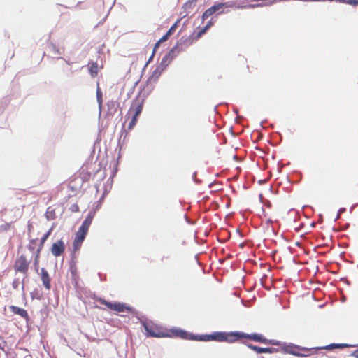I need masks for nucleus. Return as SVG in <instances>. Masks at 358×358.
<instances>
[{"instance_id": "obj_1", "label": "nucleus", "mask_w": 358, "mask_h": 358, "mask_svg": "<svg viewBox=\"0 0 358 358\" xmlns=\"http://www.w3.org/2000/svg\"><path fill=\"white\" fill-rule=\"evenodd\" d=\"M143 326L146 331V336L157 338H180L185 340H194L200 341H215L217 342L234 343L239 339L246 338L264 344L279 345L275 340L267 339L264 335L253 333L248 334L243 332H214L212 334L194 336L180 329H166L152 321L143 322Z\"/></svg>"}, {"instance_id": "obj_2", "label": "nucleus", "mask_w": 358, "mask_h": 358, "mask_svg": "<svg viewBox=\"0 0 358 358\" xmlns=\"http://www.w3.org/2000/svg\"><path fill=\"white\" fill-rule=\"evenodd\" d=\"M94 215L95 211L90 212L87 217L83 222L81 226L79 227L73 243L74 250H77L80 248L83 241L85 240L89 228L92 222Z\"/></svg>"}, {"instance_id": "obj_3", "label": "nucleus", "mask_w": 358, "mask_h": 358, "mask_svg": "<svg viewBox=\"0 0 358 358\" xmlns=\"http://www.w3.org/2000/svg\"><path fill=\"white\" fill-rule=\"evenodd\" d=\"M355 345H350L347 343H331L322 347L316 348H306L299 345L298 354L300 355H296L299 357H308L311 355H314L317 353L319 350H331L336 348L343 349L345 348L355 347Z\"/></svg>"}, {"instance_id": "obj_4", "label": "nucleus", "mask_w": 358, "mask_h": 358, "mask_svg": "<svg viewBox=\"0 0 358 358\" xmlns=\"http://www.w3.org/2000/svg\"><path fill=\"white\" fill-rule=\"evenodd\" d=\"M237 8L236 3L232 1L220 2L214 4L203 13L202 20L204 21L215 13L217 15L224 14L229 12L231 8Z\"/></svg>"}, {"instance_id": "obj_5", "label": "nucleus", "mask_w": 358, "mask_h": 358, "mask_svg": "<svg viewBox=\"0 0 358 358\" xmlns=\"http://www.w3.org/2000/svg\"><path fill=\"white\" fill-rule=\"evenodd\" d=\"M96 301L106 306L109 310L117 313H130L132 311V308L129 305L119 301L110 302L101 297L96 298Z\"/></svg>"}, {"instance_id": "obj_6", "label": "nucleus", "mask_w": 358, "mask_h": 358, "mask_svg": "<svg viewBox=\"0 0 358 358\" xmlns=\"http://www.w3.org/2000/svg\"><path fill=\"white\" fill-rule=\"evenodd\" d=\"M163 71V68L161 66H157L152 71V74L148 78L145 84L141 90L145 92V95H149L155 87V84L157 82Z\"/></svg>"}, {"instance_id": "obj_7", "label": "nucleus", "mask_w": 358, "mask_h": 358, "mask_svg": "<svg viewBox=\"0 0 358 358\" xmlns=\"http://www.w3.org/2000/svg\"><path fill=\"white\" fill-rule=\"evenodd\" d=\"M31 263V259H29L25 255L22 254L15 261L13 269L15 273H22L27 276Z\"/></svg>"}, {"instance_id": "obj_8", "label": "nucleus", "mask_w": 358, "mask_h": 358, "mask_svg": "<svg viewBox=\"0 0 358 358\" xmlns=\"http://www.w3.org/2000/svg\"><path fill=\"white\" fill-rule=\"evenodd\" d=\"M148 96V95H145L143 91L140 90L138 96L133 101L128 113L138 117L142 112L145 99Z\"/></svg>"}, {"instance_id": "obj_9", "label": "nucleus", "mask_w": 358, "mask_h": 358, "mask_svg": "<svg viewBox=\"0 0 358 358\" xmlns=\"http://www.w3.org/2000/svg\"><path fill=\"white\" fill-rule=\"evenodd\" d=\"M52 231V228L50 229L39 241L38 248L36 250L35 258L34 259V265L36 268V271H38V264H39L41 252L43 248V245H44L46 240L50 236Z\"/></svg>"}, {"instance_id": "obj_10", "label": "nucleus", "mask_w": 358, "mask_h": 358, "mask_svg": "<svg viewBox=\"0 0 358 358\" xmlns=\"http://www.w3.org/2000/svg\"><path fill=\"white\" fill-rule=\"evenodd\" d=\"M50 250L53 256L56 257L60 256L65 250L64 242L62 240H58L53 243Z\"/></svg>"}, {"instance_id": "obj_11", "label": "nucleus", "mask_w": 358, "mask_h": 358, "mask_svg": "<svg viewBox=\"0 0 358 358\" xmlns=\"http://www.w3.org/2000/svg\"><path fill=\"white\" fill-rule=\"evenodd\" d=\"M299 348V345H295V344H292V343L286 344V343H284L282 345V347H281V350L285 353H287V354L296 356V355H299L298 354Z\"/></svg>"}, {"instance_id": "obj_12", "label": "nucleus", "mask_w": 358, "mask_h": 358, "mask_svg": "<svg viewBox=\"0 0 358 358\" xmlns=\"http://www.w3.org/2000/svg\"><path fill=\"white\" fill-rule=\"evenodd\" d=\"M247 346L252 350L257 353H274L277 352V350L273 348H262L252 344H247Z\"/></svg>"}, {"instance_id": "obj_13", "label": "nucleus", "mask_w": 358, "mask_h": 358, "mask_svg": "<svg viewBox=\"0 0 358 358\" xmlns=\"http://www.w3.org/2000/svg\"><path fill=\"white\" fill-rule=\"evenodd\" d=\"M41 275L43 286L47 290H50L51 288L50 278L48 271L43 268L41 270Z\"/></svg>"}, {"instance_id": "obj_14", "label": "nucleus", "mask_w": 358, "mask_h": 358, "mask_svg": "<svg viewBox=\"0 0 358 358\" xmlns=\"http://www.w3.org/2000/svg\"><path fill=\"white\" fill-rule=\"evenodd\" d=\"M11 312H13L15 315H18L22 318H24L26 320L29 319V315L26 310L24 308L15 306H10L9 307Z\"/></svg>"}, {"instance_id": "obj_15", "label": "nucleus", "mask_w": 358, "mask_h": 358, "mask_svg": "<svg viewBox=\"0 0 358 358\" xmlns=\"http://www.w3.org/2000/svg\"><path fill=\"white\" fill-rule=\"evenodd\" d=\"M68 188L72 193L76 194L80 188V185L76 179H73L69 181Z\"/></svg>"}, {"instance_id": "obj_16", "label": "nucleus", "mask_w": 358, "mask_h": 358, "mask_svg": "<svg viewBox=\"0 0 358 358\" xmlns=\"http://www.w3.org/2000/svg\"><path fill=\"white\" fill-rule=\"evenodd\" d=\"M90 65L89 68V72L92 78H95L98 75L99 66L96 62L89 63Z\"/></svg>"}, {"instance_id": "obj_17", "label": "nucleus", "mask_w": 358, "mask_h": 358, "mask_svg": "<svg viewBox=\"0 0 358 358\" xmlns=\"http://www.w3.org/2000/svg\"><path fill=\"white\" fill-rule=\"evenodd\" d=\"M38 243H39V241H38L37 238L31 239L29 241V242L27 245V248L29 249V251L33 252L34 255H36V250L38 248Z\"/></svg>"}, {"instance_id": "obj_18", "label": "nucleus", "mask_w": 358, "mask_h": 358, "mask_svg": "<svg viewBox=\"0 0 358 358\" xmlns=\"http://www.w3.org/2000/svg\"><path fill=\"white\" fill-rule=\"evenodd\" d=\"M169 37V35H167V33L163 36L155 45V47L153 48V52H152V54L151 55V57H150V59H148V61L147 62L145 66L148 65V64L151 61V59H152L153 57V55L155 54V52L156 50V49L159 47V45H160L161 43L166 41L168 39V38Z\"/></svg>"}, {"instance_id": "obj_19", "label": "nucleus", "mask_w": 358, "mask_h": 358, "mask_svg": "<svg viewBox=\"0 0 358 358\" xmlns=\"http://www.w3.org/2000/svg\"><path fill=\"white\" fill-rule=\"evenodd\" d=\"M96 99L99 103V106L101 107L103 103V94L102 92L99 87V84L97 83V88H96Z\"/></svg>"}, {"instance_id": "obj_20", "label": "nucleus", "mask_w": 358, "mask_h": 358, "mask_svg": "<svg viewBox=\"0 0 358 358\" xmlns=\"http://www.w3.org/2000/svg\"><path fill=\"white\" fill-rule=\"evenodd\" d=\"M48 51L50 53L53 55H59V50L55 44L50 43L48 46Z\"/></svg>"}, {"instance_id": "obj_21", "label": "nucleus", "mask_w": 358, "mask_h": 358, "mask_svg": "<svg viewBox=\"0 0 358 358\" xmlns=\"http://www.w3.org/2000/svg\"><path fill=\"white\" fill-rule=\"evenodd\" d=\"M138 120V117L132 115L131 120L128 125V129L131 130L136 125Z\"/></svg>"}, {"instance_id": "obj_22", "label": "nucleus", "mask_w": 358, "mask_h": 358, "mask_svg": "<svg viewBox=\"0 0 358 358\" xmlns=\"http://www.w3.org/2000/svg\"><path fill=\"white\" fill-rule=\"evenodd\" d=\"M210 27H208V26L206 25L204 27H203L201 30H199L197 34H196V36L195 37L196 39H199L200 37L202 36L203 34H204L206 31L209 29Z\"/></svg>"}, {"instance_id": "obj_23", "label": "nucleus", "mask_w": 358, "mask_h": 358, "mask_svg": "<svg viewBox=\"0 0 358 358\" xmlns=\"http://www.w3.org/2000/svg\"><path fill=\"white\" fill-rule=\"evenodd\" d=\"M210 27H208V26L206 25L204 27H203L201 30H199L197 34H196V36L195 37L196 39H199L200 37L202 36L203 34H204L206 31L209 29Z\"/></svg>"}, {"instance_id": "obj_24", "label": "nucleus", "mask_w": 358, "mask_h": 358, "mask_svg": "<svg viewBox=\"0 0 358 358\" xmlns=\"http://www.w3.org/2000/svg\"><path fill=\"white\" fill-rule=\"evenodd\" d=\"M12 228L10 223H5L0 226V230L7 231Z\"/></svg>"}, {"instance_id": "obj_25", "label": "nucleus", "mask_w": 358, "mask_h": 358, "mask_svg": "<svg viewBox=\"0 0 358 358\" xmlns=\"http://www.w3.org/2000/svg\"><path fill=\"white\" fill-rule=\"evenodd\" d=\"M176 27H177L176 23H175L173 25H172L170 27V29H169V31L166 32L167 35L171 36L175 31Z\"/></svg>"}, {"instance_id": "obj_26", "label": "nucleus", "mask_w": 358, "mask_h": 358, "mask_svg": "<svg viewBox=\"0 0 358 358\" xmlns=\"http://www.w3.org/2000/svg\"><path fill=\"white\" fill-rule=\"evenodd\" d=\"M352 356L358 358V350H356L353 351V352L351 355Z\"/></svg>"}, {"instance_id": "obj_27", "label": "nucleus", "mask_w": 358, "mask_h": 358, "mask_svg": "<svg viewBox=\"0 0 358 358\" xmlns=\"http://www.w3.org/2000/svg\"><path fill=\"white\" fill-rule=\"evenodd\" d=\"M72 210H73V211H76V212L78 211V210H79V207H78V205H76H76H74V206H73V209Z\"/></svg>"}, {"instance_id": "obj_28", "label": "nucleus", "mask_w": 358, "mask_h": 358, "mask_svg": "<svg viewBox=\"0 0 358 358\" xmlns=\"http://www.w3.org/2000/svg\"><path fill=\"white\" fill-rule=\"evenodd\" d=\"M213 24V22L210 20L207 22L206 25L208 26V27H210Z\"/></svg>"}, {"instance_id": "obj_29", "label": "nucleus", "mask_w": 358, "mask_h": 358, "mask_svg": "<svg viewBox=\"0 0 358 358\" xmlns=\"http://www.w3.org/2000/svg\"><path fill=\"white\" fill-rule=\"evenodd\" d=\"M0 350H3V348H0Z\"/></svg>"}]
</instances>
